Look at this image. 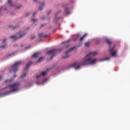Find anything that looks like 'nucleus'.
<instances>
[{
	"label": "nucleus",
	"instance_id": "obj_1",
	"mask_svg": "<svg viewBox=\"0 0 130 130\" xmlns=\"http://www.w3.org/2000/svg\"><path fill=\"white\" fill-rule=\"evenodd\" d=\"M98 54L96 52H90L89 54L86 55L85 59L82 61L80 65H78V62L73 63L70 67H75L76 70H79L82 66H86L88 64H93L95 63L98 59H92V56H94Z\"/></svg>",
	"mask_w": 130,
	"mask_h": 130
},
{
	"label": "nucleus",
	"instance_id": "obj_2",
	"mask_svg": "<svg viewBox=\"0 0 130 130\" xmlns=\"http://www.w3.org/2000/svg\"><path fill=\"white\" fill-rule=\"evenodd\" d=\"M22 63L21 61L17 62L14 63L11 67V70H10V72L12 73L14 72V73H16L18 71V68L22 64Z\"/></svg>",
	"mask_w": 130,
	"mask_h": 130
},
{
	"label": "nucleus",
	"instance_id": "obj_3",
	"mask_svg": "<svg viewBox=\"0 0 130 130\" xmlns=\"http://www.w3.org/2000/svg\"><path fill=\"white\" fill-rule=\"evenodd\" d=\"M61 51V49H53L48 51L47 54L49 55H52L50 57V59H52V58L57 54L58 51L60 52Z\"/></svg>",
	"mask_w": 130,
	"mask_h": 130
},
{
	"label": "nucleus",
	"instance_id": "obj_4",
	"mask_svg": "<svg viewBox=\"0 0 130 130\" xmlns=\"http://www.w3.org/2000/svg\"><path fill=\"white\" fill-rule=\"evenodd\" d=\"M25 35H26V33H24L23 34L20 35L19 37H18L16 35L11 36L10 37V38L13 39L14 41H16V40H18L19 38H23Z\"/></svg>",
	"mask_w": 130,
	"mask_h": 130
},
{
	"label": "nucleus",
	"instance_id": "obj_5",
	"mask_svg": "<svg viewBox=\"0 0 130 130\" xmlns=\"http://www.w3.org/2000/svg\"><path fill=\"white\" fill-rule=\"evenodd\" d=\"M75 48V47H74L73 48H71V49H70L69 50L66 51V56H63L62 57V58H67L69 57L70 56V55H69L70 52L72 51Z\"/></svg>",
	"mask_w": 130,
	"mask_h": 130
},
{
	"label": "nucleus",
	"instance_id": "obj_6",
	"mask_svg": "<svg viewBox=\"0 0 130 130\" xmlns=\"http://www.w3.org/2000/svg\"><path fill=\"white\" fill-rule=\"evenodd\" d=\"M114 48H115V46H114L113 47H112L111 49H110V53L111 54V55L113 57L116 56V54L117 53L116 51L113 52Z\"/></svg>",
	"mask_w": 130,
	"mask_h": 130
},
{
	"label": "nucleus",
	"instance_id": "obj_7",
	"mask_svg": "<svg viewBox=\"0 0 130 130\" xmlns=\"http://www.w3.org/2000/svg\"><path fill=\"white\" fill-rule=\"evenodd\" d=\"M6 42V39L3 40V42L2 43L3 45V46H0V49H5V48H6L8 47Z\"/></svg>",
	"mask_w": 130,
	"mask_h": 130
},
{
	"label": "nucleus",
	"instance_id": "obj_8",
	"mask_svg": "<svg viewBox=\"0 0 130 130\" xmlns=\"http://www.w3.org/2000/svg\"><path fill=\"white\" fill-rule=\"evenodd\" d=\"M8 13V11L7 10V8L4 7H2L0 8V13Z\"/></svg>",
	"mask_w": 130,
	"mask_h": 130
},
{
	"label": "nucleus",
	"instance_id": "obj_9",
	"mask_svg": "<svg viewBox=\"0 0 130 130\" xmlns=\"http://www.w3.org/2000/svg\"><path fill=\"white\" fill-rule=\"evenodd\" d=\"M39 36L40 38H47V37H49L50 36L49 35H43V32H41L40 34H39Z\"/></svg>",
	"mask_w": 130,
	"mask_h": 130
},
{
	"label": "nucleus",
	"instance_id": "obj_10",
	"mask_svg": "<svg viewBox=\"0 0 130 130\" xmlns=\"http://www.w3.org/2000/svg\"><path fill=\"white\" fill-rule=\"evenodd\" d=\"M47 72H43L40 75H38L36 76V79H40L41 76H45Z\"/></svg>",
	"mask_w": 130,
	"mask_h": 130
},
{
	"label": "nucleus",
	"instance_id": "obj_11",
	"mask_svg": "<svg viewBox=\"0 0 130 130\" xmlns=\"http://www.w3.org/2000/svg\"><path fill=\"white\" fill-rule=\"evenodd\" d=\"M45 5V3L44 2L42 3L40 5V6L39 7V10L40 11H42L43 8H44V6Z\"/></svg>",
	"mask_w": 130,
	"mask_h": 130
},
{
	"label": "nucleus",
	"instance_id": "obj_12",
	"mask_svg": "<svg viewBox=\"0 0 130 130\" xmlns=\"http://www.w3.org/2000/svg\"><path fill=\"white\" fill-rule=\"evenodd\" d=\"M107 43L109 44V47L111 46V45H112V42L109 39H107L106 40Z\"/></svg>",
	"mask_w": 130,
	"mask_h": 130
},
{
	"label": "nucleus",
	"instance_id": "obj_13",
	"mask_svg": "<svg viewBox=\"0 0 130 130\" xmlns=\"http://www.w3.org/2000/svg\"><path fill=\"white\" fill-rule=\"evenodd\" d=\"M87 36V33H85V34H84V35L82 36V37L80 38V41H82L83 40L84 38L86 36Z\"/></svg>",
	"mask_w": 130,
	"mask_h": 130
},
{
	"label": "nucleus",
	"instance_id": "obj_14",
	"mask_svg": "<svg viewBox=\"0 0 130 130\" xmlns=\"http://www.w3.org/2000/svg\"><path fill=\"white\" fill-rule=\"evenodd\" d=\"M40 55V53L38 52V53H35L32 57L34 58H37L39 56V55Z\"/></svg>",
	"mask_w": 130,
	"mask_h": 130
},
{
	"label": "nucleus",
	"instance_id": "obj_15",
	"mask_svg": "<svg viewBox=\"0 0 130 130\" xmlns=\"http://www.w3.org/2000/svg\"><path fill=\"white\" fill-rule=\"evenodd\" d=\"M65 11H66V14H67V15H69L71 13L70 11H69V8H66L65 9Z\"/></svg>",
	"mask_w": 130,
	"mask_h": 130
},
{
	"label": "nucleus",
	"instance_id": "obj_16",
	"mask_svg": "<svg viewBox=\"0 0 130 130\" xmlns=\"http://www.w3.org/2000/svg\"><path fill=\"white\" fill-rule=\"evenodd\" d=\"M32 64V62H29L28 63L27 65H26V68H25V70H27L28 69V68H29V67L30 66H31V65Z\"/></svg>",
	"mask_w": 130,
	"mask_h": 130
},
{
	"label": "nucleus",
	"instance_id": "obj_17",
	"mask_svg": "<svg viewBox=\"0 0 130 130\" xmlns=\"http://www.w3.org/2000/svg\"><path fill=\"white\" fill-rule=\"evenodd\" d=\"M8 4L10 5V7H12V0H8Z\"/></svg>",
	"mask_w": 130,
	"mask_h": 130
},
{
	"label": "nucleus",
	"instance_id": "obj_18",
	"mask_svg": "<svg viewBox=\"0 0 130 130\" xmlns=\"http://www.w3.org/2000/svg\"><path fill=\"white\" fill-rule=\"evenodd\" d=\"M26 75H27L26 73H24V74H22V75L20 76V78L23 79L24 78H25L26 77Z\"/></svg>",
	"mask_w": 130,
	"mask_h": 130
},
{
	"label": "nucleus",
	"instance_id": "obj_19",
	"mask_svg": "<svg viewBox=\"0 0 130 130\" xmlns=\"http://www.w3.org/2000/svg\"><path fill=\"white\" fill-rule=\"evenodd\" d=\"M9 28H12V29H14L17 28V26H13V25L9 26Z\"/></svg>",
	"mask_w": 130,
	"mask_h": 130
},
{
	"label": "nucleus",
	"instance_id": "obj_20",
	"mask_svg": "<svg viewBox=\"0 0 130 130\" xmlns=\"http://www.w3.org/2000/svg\"><path fill=\"white\" fill-rule=\"evenodd\" d=\"M90 45L89 43H85V46L88 47Z\"/></svg>",
	"mask_w": 130,
	"mask_h": 130
},
{
	"label": "nucleus",
	"instance_id": "obj_21",
	"mask_svg": "<svg viewBox=\"0 0 130 130\" xmlns=\"http://www.w3.org/2000/svg\"><path fill=\"white\" fill-rule=\"evenodd\" d=\"M43 58H44L43 57L40 58L37 61V62H39L42 61Z\"/></svg>",
	"mask_w": 130,
	"mask_h": 130
},
{
	"label": "nucleus",
	"instance_id": "obj_22",
	"mask_svg": "<svg viewBox=\"0 0 130 130\" xmlns=\"http://www.w3.org/2000/svg\"><path fill=\"white\" fill-rule=\"evenodd\" d=\"M60 12H61V11H58V12L56 13L55 17H56V16H57V15H58Z\"/></svg>",
	"mask_w": 130,
	"mask_h": 130
},
{
	"label": "nucleus",
	"instance_id": "obj_23",
	"mask_svg": "<svg viewBox=\"0 0 130 130\" xmlns=\"http://www.w3.org/2000/svg\"><path fill=\"white\" fill-rule=\"evenodd\" d=\"M34 39H35V36H32V37H30L31 40H33Z\"/></svg>",
	"mask_w": 130,
	"mask_h": 130
},
{
	"label": "nucleus",
	"instance_id": "obj_24",
	"mask_svg": "<svg viewBox=\"0 0 130 130\" xmlns=\"http://www.w3.org/2000/svg\"><path fill=\"white\" fill-rule=\"evenodd\" d=\"M31 21L34 22H35V21H37V19H32Z\"/></svg>",
	"mask_w": 130,
	"mask_h": 130
},
{
	"label": "nucleus",
	"instance_id": "obj_25",
	"mask_svg": "<svg viewBox=\"0 0 130 130\" xmlns=\"http://www.w3.org/2000/svg\"><path fill=\"white\" fill-rule=\"evenodd\" d=\"M20 8H21V6H18V7H17V9H20Z\"/></svg>",
	"mask_w": 130,
	"mask_h": 130
},
{
	"label": "nucleus",
	"instance_id": "obj_26",
	"mask_svg": "<svg viewBox=\"0 0 130 130\" xmlns=\"http://www.w3.org/2000/svg\"><path fill=\"white\" fill-rule=\"evenodd\" d=\"M51 12V11H50V12L48 13V16L50 14Z\"/></svg>",
	"mask_w": 130,
	"mask_h": 130
},
{
	"label": "nucleus",
	"instance_id": "obj_27",
	"mask_svg": "<svg viewBox=\"0 0 130 130\" xmlns=\"http://www.w3.org/2000/svg\"><path fill=\"white\" fill-rule=\"evenodd\" d=\"M110 59V58H108L104 59V60H108V59Z\"/></svg>",
	"mask_w": 130,
	"mask_h": 130
},
{
	"label": "nucleus",
	"instance_id": "obj_28",
	"mask_svg": "<svg viewBox=\"0 0 130 130\" xmlns=\"http://www.w3.org/2000/svg\"><path fill=\"white\" fill-rule=\"evenodd\" d=\"M2 78V76L0 75V80H1Z\"/></svg>",
	"mask_w": 130,
	"mask_h": 130
},
{
	"label": "nucleus",
	"instance_id": "obj_29",
	"mask_svg": "<svg viewBox=\"0 0 130 130\" xmlns=\"http://www.w3.org/2000/svg\"><path fill=\"white\" fill-rule=\"evenodd\" d=\"M16 76H17V75H14V77H16Z\"/></svg>",
	"mask_w": 130,
	"mask_h": 130
},
{
	"label": "nucleus",
	"instance_id": "obj_30",
	"mask_svg": "<svg viewBox=\"0 0 130 130\" xmlns=\"http://www.w3.org/2000/svg\"><path fill=\"white\" fill-rule=\"evenodd\" d=\"M33 16H35V13H34L32 15Z\"/></svg>",
	"mask_w": 130,
	"mask_h": 130
},
{
	"label": "nucleus",
	"instance_id": "obj_31",
	"mask_svg": "<svg viewBox=\"0 0 130 130\" xmlns=\"http://www.w3.org/2000/svg\"><path fill=\"white\" fill-rule=\"evenodd\" d=\"M29 16V14H26V16Z\"/></svg>",
	"mask_w": 130,
	"mask_h": 130
},
{
	"label": "nucleus",
	"instance_id": "obj_32",
	"mask_svg": "<svg viewBox=\"0 0 130 130\" xmlns=\"http://www.w3.org/2000/svg\"><path fill=\"white\" fill-rule=\"evenodd\" d=\"M35 2H37V0H35Z\"/></svg>",
	"mask_w": 130,
	"mask_h": 130
},
{
	"label": "nucleus",
	"instance_id": "obj_33",
	"mask_svg": "<svg viewBox=\"0 0 130 130\" xmlns=\"http://www.w3.org/2000/svg\"><path fill=\"white\" fill-rule=\"evenodd\" d=\"M42 26H43V25H42L41 26V27H42Z\"/></svg>",
	"mask_w": 130,
	"mask_h": 130
}]
</instances>
